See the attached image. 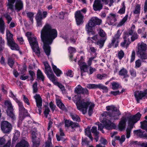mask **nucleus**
<instances>
[{"label":"nucleus","instance_id":"f257e3e1","mask_svg":"<svg viewBox=\"0 0 147 147\" xmlns=\"http://www.w3.org/2000/svg\"><path fill=\"white\" fill-rule=\"evenodd\" d=\"M75 92L77 94L73 97V99L77 109L83 114H85L87 112L88 107H89L88 114L89 115H91L92 113L94 104L91 102L85 101L84 100L82 99L80 95V94H88V90L86 88H83L79 85L75 88Z\"/></svg>","mask_w":147,"mask_h":147},{"label":"nucleus","instance_id":"f03ea898","mask_svg":"<svg viewBox=\"0 0 147 147\" xmlns=\"http://www.w3.org/2000/svg\"><path fill=\"white\" fill-rule=\"evenodd\" d=\"M57 35L56 30L53 28L49 24H46L41 30V38L44 44L43 48L48 57L50 55L51 52L49 45L52 44Z\"/></svg>","mask_w":147,"mask_h":147},{"label":"nucleus","instance_id":"7ed1b4c3","mask_svg":"<svg viewBox=\"0 0 147 147\" xmlns=\"http://www.w3.org/2000/svg\"><path fill=\"white\" fill-rule=\"evenodd\" d=\"M141 116V115L139 113H138L134 115L128 117L127 119L124 117L121 119L119 125V129L120 130H122L125 128V123L127 120L128 121V127L126 129L127 138H128L130 137L131 131L133 127L134 124L140 119Z\"/></svg>","mask_w":147,"mask_h":147},{"label":"nucleus","instance_id":"20e7f679","mask_svg":"<svg viewBox=\"0 0 147 147\" xmlns=\"http://www.w3.org/2000/svg\"><path fill=\"white\" fill-rule=\"evenodd\" d=\"M120 114L118 110L110 113L107 111H105L101 115L100 118V121L104 123L105 128L107 129H110L114 128L115 125L113 122L107 119L109 117L111 120L117 119H119Z\"/></svg>","mask_w":147,"mask_h":147},{"label":"nucleus","instance_id":"39448f33","mask_svg":"<svg viewBox=\"0 0 147 147\" xmlns=\"http://www.w3.org/2000/svg\"><path fill=\"white\" fill-rule=\"evenodd\" d=\"M33 51L38 56L40 54V50L37 40L36 37L31 32H27L26 34Z\"/></svg>","mask_w":147,"mask_h":147},{"label":"nucleus","instance_id":"423d86ee","mask_svg":"<svg viewBox=\"0 0 147 147\" xmlns=\"http://www.w3.org/2000/svg\"><path fill=\"white\" fill-rule=\"evenodd\" d=\"M7 6V9H10L12 11L14 10L18 11L23 8V4L21 0H8Z\"/></svg>","mask_w":147,"mask_h":147},{"label":"nucleus","instance_id":"0eeeda50","mask_svg":"<svg viewBox=\"0 0 147 147\" xmlns=\"http://www.w3.org/2000/svg\"><path fill=\"white\" fill-rule=\"evenodd\" d=\"M9 96L12 98L18 104L19 106V119L20 120L22 121L23 119L25 116L27 115V111L24 107L22 102H20V100H18L16 98L15 95L13 94L11 91L9 92Z\"/></svg>","mask_w":147,"mask_h":147},{"label":"nucleus","instance_id":"6e6552de","mask_svg":"<svg viewBox=\"0 0 147 147\" xmlns=\"http://www.w3.org/2000/svg\"><path fill=\"white\" fill-rule=\"evenodd\" d=\"M101 22L102 20L96 17L92 18L86 26V30L88 33L89 35L94 34V32L93 30V28L96 25H100Z\"/></svg>","mask_w":147,"mask_h":147},{"label":"nucleus","instance_id":"1a4fd4ad","mask_svg":"<svg viewBox=\"0 0 147 147\" xmlns=\"http://www.w3.org/2000/svg\"><path fill=\"white\" fill-rule=\"evenodd\" d=\"M137 54L138 57L142 60L147 59V45L142 42L138 43Z\"/></svg>","mask_w":147,"mask_h":147},{"label":"nucleus","instance_id":"9d476101","mask_svg":"<svg viewBox=\"0 0 147 147\" xmlns=\"http://www.w3.org/2000/svg\"><path fill=\"white\" fill-rule=\"evenodd\" d=\"M6 36L7 41V44L12 50H19L18 45L16 44L13 39V34L8 30H6Z\"/></svg>","mask_w":147,"mask_h":147},{"label":"nucleus","instance_id":"9b49d317","mask_svg":"<svg viewBox=\"0 0 147 147\" xmlns=\"http://www.w3.org/2000/svg\"><path fill=\"white\" fill-rule=\"evenodd\" d=\"M47 12L44 11L42 12L40 10H38L35 17L36 21V26L41 27L42 25V20L47 17Z\"/></svg>","mask_w":147,"mask_h":147},{"label":"nucleus","instance_id":"f8f14e48","mask_svg":"<svg viewBox=\"0 0 147 147\" xmlns=\"http://www.w3.org/2000/svg\"><path fill=\"white\" fill-rule=\"evenodd\" d=\"M4 104L7 108V113L8 115L13 121L15 119V117L13 113V108L10 100H5Z\"/></svg>","mask_w":147,"mask_h":147},{"label":"nucleus","instance_id":"ddd939ff","mask_svg":"<svg viewBox=\"0 0 147 147\" xmlns=\"http://www.w3.org/2000/svg\"><path fill=\"white\" fill-rule=\"evenodd\" d=\"M45 67V73L49 79L52 82L55 81V76L51 67L47 61L43 63Z\"/></svg>","mask_w":147,"mask_h":147},{"label":"nucleus","instance_id":"4468645a","mask_svg":"<svg viewBox=\"0 0 147 147\" xmlns=\"http://www.w3.org/2000/svg\"><path fill=\"white\" fill-rule=\"evenodd\" d=\"M121 34V31L118 30L117 34L113 37L111 42L109 45V47L111 48L113 47L114 48H116L118 46Z\"/></svg>","mask_w":147,"mask_h":147},{"label":"nucleus","instance_id":"2eb2a0df","mask_svg":"<svg viewBox=\"0 0 147 147\" xmlns=\"http://www.w3.org/2000/svg\"><path fill=\"white\" fill-rule=\"evenodd\" d=\"M1 128L3 133H8L11 131L12 126L7 121H4L1 123Z\"/></svg>","mask_w":147,"mask_h":147},{"label":"nucleus","instance_id":"dca6fc26","mask_svg":"<svg viewBox=\"0 0 147 147\" xmlns=\"http://www.w3.org/2000/svg\"><path fill=\"white\" fill-rule=\"evenodd\" d=\"M98 37V35H96L92 37L91 38L95 41L94 43L95 44L98 45L99 47L101 48L103 47L105 42L107 39V37H106L103 39L100 38V39H99Z\"/></svg>","mask_w":147,"mask_h":147},{"label":"nucleus","instance_id":"f3484780","mask_svg":"<svg viewBox=\"0 0 147 147\" xmlns=\"http://www.w3.org/2000/svg\"><path fill=\"white\" fill-rule=\"evenodd\" d=\"M75 18L77 25H80L83 23L84 16L81 14V11H77L76 12Z\"/></svg>","mask_w":147,"mask_h":147},{"label":"nucleus","instance_id":"a211bd4d","mask_svg":"<svg viewBox=\"0 0 147 147\" xmlns=\"http://www.w3.org/2000/svg\"><path fill=\"white\" fill-rule=\"evenodd\" d=\"M83 57L81 56V58L78 62L79 65L80 67L81 71V75H83V72H86L87 70V66L86 63L83 61Z\"/></svg>","mask_w":147,"mask_h":147},{"label":"nucleus","instance_id":"6ab92c4d","mask_svg":"<svg viewBox=\"0 0 147 147\" xmlns=\"http://www.w3.org/2000/svg\"><path fill=\"white\" fill-rule=\"evenodd\" d=\"M5 41L0 36V63L2 65L5 64V59L1 54V52L4 48Z\"/></svg>","mask_w":147,"mask_h":147},{"label":"nucleus","instance_id":"aec40b11","mask_svg":"<svg viewBox=\"0 0 147 147\" xmlns=\"http://www.w3.org/2000/svg\"><path fill=\"white\" fill-rule=\"evenodd\" d=\"M147 96V89L145 90L144 92L137 91L135 93V96L137 102H139V101L144 96Z\"/></svg>","mask_w":147,"mask_h":147},{"label":"nucleus","instance_id":"412c9836","mask_svg":"<svg viewBox=\"0 0 147 147\" xmlns=\"http://www.w3.org/2000/svg\"><path fill=\"white\" fill-rule=\"evenodd\" d=\"M34 97L36 100L37 106L38 108V113L39 115H40L42 112L41 109L42 105V99L40 95L37 94H36Z\"/></svg>","mask_w":147,"mask_h":147},{"label":"nucleus","instance_id":"4be33fe9","mask_svg":"<svg viewBox=\"0 0 147 147\" xmlns=\"http://www.w3.org/2000/svg\"><path fill=\"white\" fill-rule=\"evenodd\" d=\"M125 35H128L129 36L128 38L130 39V42H133L137 39L139 37V36L136 32H134V30H130L128 32V33Z\"/></svg>","mask_w":147,"mask_h":147},{"label":"nucleus","instance_id":"5701e85b","mask_svg":"<svg viewBox=\"0 0 147 147\" xmlns=\"http://www.w3.org/2000/svg\"><path fill=\"white\" fill-rule=\"evenodd\" d=\"M65 126L69 127H71L72 129L78 127L79 125L77 123H74L69 120H65Z\"/></svg>","mask_w":147,"mask_h":147},{"label":"nucleus","instance_id":"b1692460","mask_svg":"<svg viewBox=\"0 0 147 147\" xmlns=\"http://www.w3.org/2000/svg\"><path fill=\"white\" fill-rule=\"evenodd\" d=\"M116 16L113 13L110 14L107 17V23L110 25H112L116 21Z\"/></svg>","mask_w":147,"mask_h":147},{"label":"nucleus","instance_id":"393cba45","mask_svg":"<svg viewBox=\"0 0 147 147\" xmlns=\"http://www.w3.org/2000/svg\"><path fill=\"white\" fill-rule=\"evenodd\" d=\"M128 35H125L124 36V41L121 44V45L123 47L127 48L128 45L130 44V39L128 38Z\"/></svg>","mask_w":147,"mask_h":147},{"label":"nucleus","instance_id":"a878e982","mask_svg":"<svg viewBox=\"0 0 147 147\" xmlns=\"http://www.w3.org/2000/svg\"><path fill=\"white\" fill-rule=\"evenodd\" d=\"M93 9L95 11L100 10L102 8V5L100 0H95L93 5Z\"/></svg>","mask_w":147,"mask_h":147},{"label":"nucleus","instance_id":"bb28decb","mask_svg":"<svg viewBox=\"0 0 147 147\" xmlns=\"http://www.w3.org/2000/svg\"><path fill=\"white\" fill-rule=\"evenodd\" d=\"M32 140L33 142V147H38L39 146V142L38 141H36V133L35 132H32Z\"/></svg>","mask_w":147,"mask_h":147},{"label":"nucleus","instance_id":"cd10ccee","mask_svg":"<svg viewBox=\"0 0 147 147\" xmlns=\"http://www.w3.org/2000/svg\"><path fill=\"white\" fill-rule=\"evenodd\" d=\"M53 133V132L52 131L51 133H50L49 134L48 140L47 141L46 143L45 147H53L51 142Z\"/></svg>","mask_w":147,"mask_h":147},{"label":"nucleus","instance_id":"c85d7f7f","mask_svg":"<svg viewBox=\"0 0 147 147\" xmlns=\"http://www.w3.org/2000/svg\"><path fill=\"white\" fill-rule=\"evenodd\" d=\"M28 143L24 140H22L16 146V147H28Z\"/></svg>","mask_w":147,"mask_h":147},{"label":"nucleus","instance_id":"c756f323","mask_svg":"<svg viewBox=\"0 0 147 147\" xmlns=\"http://www.w3.org/2000/svg\"><path fill=\"white\" fill-rule=\"evenodd\" d=\"M52 65L53 71L56 76H60V75L62 74V71L59 68H57L56 66L52 64Z\"/></svg>","mask_w":147,"mask_h":147},{"label":"nucleus","instance_id":"7c9ffc66","mask_svg":"<svg viewBox=\"0 0 147 147\" xmlns=\"http://www.w3.org/2000/svg\"><path fill=\"white\" fill-rule=\"evenodd\" d=\"M5 30V22L2 17H0V32L3 34Z\"/></svg>","mask_w":147,"mask_h":147},{"label":"nucleus","instance_id":"2f4dec72","mask_svg":"<svg viewBox=\"0 0 147 147\" xmlns=\"http://www.w3.org/2000/svg\"><path fill=\"white\" fill-rule=\"evenodd\" d=\"M56 101L57 106L61 110H64L65 109V106L61 100L57 98Z\"/></svg>","mask_w":147,"mask_h":147},{"label":"nucleus","instance_id":"473e14b6","mask_svg":"<svg viewBox=\"0 0 147 147\" xmlns=\"http://www.w3.org/2000/svg\"><path fill=\"white\" fill-rule=\"evenodd\" d=\"M106 108L107 110L109 111L110 112H111V113L118 110L117 108L113 105L107 106Z\"/></svg>","mask_w":147,"mask_h":147},{"label":"nucleus","instance_id":"72a5a7b5","mask_svg":"<svg viewBox=\"0 0 147 147\" xmlns=\"http://www.w3.org/2000/svg\"><path fill=\"white\" fill-rule=\"evenodd\" d=\"M119 74L120 75L123 76L124 78L128 77V76L127 74V71L123 68L119 71Z\"/></svg>","mask_w":147,"mask_h":147},{"label":"nucleus","instance_id":"f704fd0d","mask_svg":"<svg viewBox=\"0 0 147 147\" xmlns=\"http://www.w3.org/2000/svg\"><path fill=\"white\" fill-rule=\"evenodd\" d=\"M90 129V127H88L87 128L85 129V135L88 136L92 141L93 140V138L91 135Z\"/></svg>","mask_w":147,"mask_h":147},{"label":"nucleus","instance_id":"c9c22d12","mask_svg":"<svg viewBox=\"0 0 147 147\" xmlns=\"http://www.w3.org/2000/svg\"><path fill=\"white\" fill-rule=\"evenodd\" d=\"M37 76L38 79L41 80L42 81H44L45 79L44 76L42 71L39 69L37 70Z\"/></svg>","mask_w":147,"mask_h":147},{"label":"nucleus","instance_id":"e433bc0d","mask_svg":"<svg viewBox=\"0 0 147 147\" xmlns=\"http://www.w3.org/2000/svg\"><path fill=\"white\" fill-rule=\"evenodd\" d=\"M55 81L53 82L54 83H55V84L57 85L58 86L60 89L61 90V91L63 93H65L66 92L65 90V87L64 86H63L61 84L58 82H55Z\"/></svg>","mask_w":147,"mask_h":147},{"label":"nucleus","instance_id":"4c0bfd02","mask_svg":"<svg viewBox=\"0 0 147 147\" xmlns=\"http://www.w3.org/2000/svg\"><path fill=\"white\" fill-rule=\"evenodd\" d=\"M140 11V6L139 4L136 5V7L133 11L134 14H139Z\"/></svg>","mask_w":147,"mask_h":147},{"label":"nucleus","instance_id":"58836bf2","mask_svg":"<svg viewBox=\"0 0 147 147\" xmlns=\"http://www.w3.org/2000/svg\"><path fill=\"white\" fill-rule=\"evenodd\" d=\"M99 84H89L87 85L86 87L89 89H95L98 88Z\"/></svg>","mask_w":147,"mask_h":147},{"label":"nucleus","instance_id":"ea45409f","mask_svg":"<svg viewBox=\"0 0 147 147\" xmlns=\"http://www.w3.org/2000/svg\"><path fill=\"white\" fill-rule=\"evenodd\" d=\"M70 116L72 119L75 121L79 122L80 120L79 117L75 114H71Z\"/></svg>","mask_w":147,"mask_h":147},{"label":"nucleus","instance_id":"a19ab883","mask_svg":"<svg viewBox=\"0 0 147 147\" xmlns=\"http://www.w3.org/2000/svg\"><path fill=\"white\" fill-rule=\"evenodd\" d=\"M112 89L113 90L117 89L120 86L118 83L115 82H113L111 83Z\"/></svg>","mask_w":147,"mask_h":147},{"label":"nucleus","instance_id":"79ce46f5","mask_svg":"<svg viewBox=\"0 0 147 147\" xmlns=\"http://www.w3.org/2000/svg\"><path fill=\"white\" fill-rule=\"evenodd\" d=\"M121 5L122 7L118 11V13L121 14H123L125 13V9L124 2H123L122 3Z\"/></svg>","mask_w":147,"mask_h":147},{"label":"nucleus","instance_id":"37998d69","mask_svg":"<svg viewBox=\"0 0 147 147\" xmlns=\"http://www.w3.org/2000/svg\"><path fill=\"white\" fill-rule=\"evenodd\" d=\"M128 17V15H126L123 19L120 22L118 25L119 27L123 25L125 22L127 20Z\"/></svg>","mask_w":147,"mask_h":147},{"label":"nucleus","instance_id":"c03bdc74","mask_svg":"<svg viewBox=\"0 0 147 147\" xmlns=\"http://www.w3.org/2000/svg\"><path fill=\"white\" fill-rule=\"evenodd\" d=\"M88 50L91 53H93L94 54V55H96V49L94 47L90 46L89 48H88Z\"/></svg>","mask_w":147,"mask_h":147},{"label":"nucleus","instance_id":"a18cd8bd","mask_svg":"<svg viewBox=\"0 0 147 147\" xmlns=\"http://www.w3.org/2000/svg\"><path fill=\"white\" fill-rule=\"evenodd\" d=\"M98 33L100 36L102 37H106V34L105 32L102 29H100L99 30H98Z\"/></svg>","mask_w":147,"mask_h":147},{"label":"nucleus","instance_id":"49530a36","mask_svg":"<svg viewBox=\"0 0 147 147\" xmlns=\"http://www.w3.org/2000/svg\"><path fill=\"white\" fill-rule=\"evenodd\" d=\"M59 131L60 134V136H59L58 135H56V137L57 140L58 141H60L61 139V137L64 135V133L63 132L62 130L61 129H60Z\"/></svg>","mask_w":147,"mask_h":147},{"label":"nucleus","instance_id":"de8ad7c7","mask_svg":"<svg viewBox=\"0 0 147 147\" xmlns=\"http://www.w3.org/2000/svg\"><path fill=\"white\" fill-rule=\"evenodd\" d=\"M101 122L102 123V124L98 123L96 124L98 126V129L101 131L103 133H104V132L103 131L102 129L103 128L104 126L105 127L104 123L102 122ZM105 128L107 129L106 128Z\"/></svg>","mask_w":147,"mask_h":147},{"label":"nucleus","instance_id":"09e8293b","mask_svg":"<svg viewBox=\"0 0 147 147\" xmlns=\"http://www.w3.org/2000/svg\"><path fill=\"white\" fill-rule=\"evenodd\" d=\"M91 132L93 133L95 136H97L98 135L99 133L97 131V127L95 126H93L91 129Z\"/></svg>","mask_w":147,"mask_h":147},{"label":"nucleus","instance_id":"8fccbe9b","mask_svg":"<svg viewBox=\"0 0 147 147\" xmlns=\"http://www.w3.org/2000/svg\"><path fill=\"white\" fill-rule=\"evenodd\" d=\"M64 74L67 76L72 77L73 76L72 71L70 70H68L66 71V72Z\"/></svg>","mask_w":147,"mask_h":147},{"label":"nucleus","instance_id":"3c124183","mask_svg":"<svg viewBox=\"0 0 147 147\" xmlns=\"http://www.w3.org/2000/svg\"><path fill=\"white\" fill-rule=\"evenodd\" d=\"M134 133L135 134L140 137L142 136V134H143L141 130H138L134 131Z\"/></svg>","mask_w":147,"mask_h":147},{"label":"nucleus","instance_id":"603ef678","mask_svg":"<svg viewBox=\"0 0 147 147\" xmlns=\"http://www.w3.org/2000/svg\"><path fill=\"white\" fill-rule=\"evenodd\" d=\"M141 127L144 129H145L147 126V121H144L143 122H141Z\"/></svg>","mask_w":147,"mask_h":147},{"label":"nucleus","instance_id":"864d4df0","mask_svg":"<svg viewBox=\"0 0 147 147\" xmlns=\"http://www.w3.org/2000/svg\"><path fill=\"white\" fill-rule=\"evenodd\" d=\"M98 88L102 89L103 90L104 92H106L108 90V88L106 86L100 84H99Z\"/></svg>","mask_w":147,"mask_h":147},{"label":"nucleus","instance_id":"5fc2aeb1","mask_svg":"<svg viewBox=\"0 0 147 147\" xmlns=\"http://www.w3.org/2000/svg\"><path fill=\"white\" fill-rule=\"evenodd\" d=\"M141 65V61L140 59H138L135 61V68H138L140 67Z\"/></svg>","mask_w":147,"mask_h":147},{"label":"nucleus","instance_id":"6e6d98bb","mask_svg":"<svg viewBox=\"0 0 147 147\" xmlns=\"http://www.w3.org/2000/svg\"><path fill=\"white\" fill-rule=\"evenodd\" d=\"M89 142L87 140V139H84L82 140V144L83 146H88L89 145Z\"/></svg>","mask_w":147,"mask_h":147},{"label":"nucleus","instance_id":"4d7b16f0","mask_svg":"<svg viewBox=\"0 0 147 147\" xmlns=\"http://www.w3.org/2000/svg\"><path fill=\"white\" fill-rule=\"evenodd\" d=\"M4 16L7 19V23L9 24L12 20L11 18L8 13H6L4 14Z\"/></svg>","mask_w":147,"mask_h":147},{"label":"nucleus","instance_id":"13d9d810","mask_svg":"<svg viewBox=\"0 0 147 147\" xmlns=\"http://www.w3.org/2000/svg\"><path fill=\"white\" fill-rule=\"evenodd\" d=\"M68 49L69 53L70 54L75 53L76 52V49L71 47H69Z\"/></svg>","mask_w":147,"mask_h":147},{"label":"nucleus","instance_id":"bf43d9fd","mask_svg":"<svg viewBox=\"0 0 147 147\" xmlns=\"http://www.w3.org/2000/svg\"><path fill=\"white\" fill-rule=\"evenodd\" d=\"M34 15V13L32 12H29L27 13L28 16L30 18V20L31 21L32 23H33V17Z\"/></svg>","mask_w":147,"mask_h":147},{"label":"nucleus","instance_id":"052dcab7","mask_svg":"<svg viewBox=\"0 0 147 147\" xmlns=\"http://www.w3.org/2000/svg\"><path fill=\"white\" fill-rule=\"evenodd\" d=\"M14 63L13 60L11 57L9 58L8 59V64L11 67H12Z\"/></svg>","mask_w":147,"mask_h":147},{"label":"nucleus","instance_id":"680f3d73","mask_svg":"<svg viewBox=\"0 0 147 147\" xmlns=\"http://www.w3.org/2000/svg\"><path fill=\"white\" fill-rule=\"evenodd\" d=\"M107 76V75L106 74H98L97 76V77L98 78L100 79H104Z\"/></svg>","mask_w":147,"mask_h":147},{"label":"nucleus","instance_id":"e2e57ef3","mask_svg":"<svg viewBox=\"0 0 147 147\" xmlns=\"http://www.w3.org/2000/svg\"><path fill=\"white\" fill-rule=\"evenodd\" d=\"M135 52L134 50H133L132 51L131 56V59L130 62H133L135 59Z\"/></svg>","mask_w":147,"mask_h":147},{"label":"nucleus","instance_id":"0e129e2a","mask_svg":"<svg viewBox=\"0 0 147 147\" xmlns=\"http://www.w3.org/2000/svg\"><path fill=\"white\" fill-rule=\"evenodd\" d=\"M33 88L34 92L36 93L37 92L38 88H37V83L36 82L33 85Z\"/></svg>","mask_w":147,"mask_h":147},{"label":"nucleus","instance_id":"69168bd1","mask_svg":"<svg viewBox=\"0 0 147 147\" xmlns=\"http://www.w3.org/2000/svg\"><path fill=\"white\" fill-rule=\"evenodd\" d=\"M130 72L131 76L133 77L136 76V72L135 70L133 69H131L130 71Z\"/></svg>","mask_w":147,"mask_h":147},{"label":"nucleus","instance_id":"338daca9","mask_svg":"<svg viewBox=\"0 0 147 147\" xmlns=\"http://www.w3.org/2000/svg\"><path fill=\"white\" fill-rule=\"evenodd\" d=\"M124 55V53L122 50L120 51L118 53V56L120 59H121L123 57Z\"/></svg>","mask_w":147,"mask_h":147},{"label":"nucleus","instance_id":"774afa93","mask_svg":"<svg viewBox=\"0 0 147 147\" xmlns=\"http://www.w3.org/2000/svg\"><path fill=\"white\" fill-rule=\"evenodd\" d=\"M23 100L25 103H26L27 105H29L30 103L28 99L24 95H23Z\"/></svg>","mask_w":147,"mask_h":147}]
</instances>
